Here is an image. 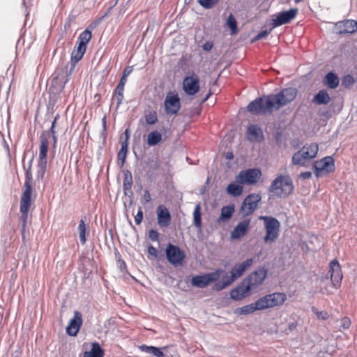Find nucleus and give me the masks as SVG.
<instances>
[{"label":"nucleus","instance_id":"obj_35","mask_svg":"<svg viewBox=\"0 0 357 357\" xmlns=\"http://www.w3.org/2000/svg\"><path fill=\"white\" fill-rule=\"evenodd\" d=\"M91 37L92 35L91 31L86 29L79 36L77 44H80L86 47V45L91 39Z\"/></svg>","mask_w":357,"mask_h":357},{"label":"nucleus","instance_id":"obj_41","mask_svg":"<svg viewBox=\"0 0 357 357\" xmlns=\"http://www.w3.org/2000/svg\"><path fill=\"white\" fill-rule=\"evenodd\" d=\"M145 120L147 124L153 125L158 121V116L155 111H150L145 115Z\"/></svg>","mask_w":357,"mask_h":357},{"label":"nucleus","instance_id":"obj_38","mask_svg":"<svg viewBox=\"0 0 357 357\" xmlns=\"http://www.w3.org/2000/svg\"><path fill=\"white\" fill-rule=\"evenodd\" d=\"M77 229L79 231L80 242L82 245H84L86 241V225H85L84 220H82V219L80 220Z\"/></svg>","mask_w":357,"mask_h":357},{"label":"nucleus","instance_id":"obj_19","mask_svg":"<svg viewBox=\"0 0 357 357\" xmlns=\"http://www.w3.org/2000/svg\"><path fill=\"white\" fill-rule=\"evenodd\" d=\"M250 223V219H245L239 222L231 232V238L234 239H238L244 236L248 232Z\"/></svg>","mask_w":357,"mask_h":357},{"label":"nucleus","instance_id":"obj_47","mask_svg":"<svg viewBox=\"0 0 357 357\" xmlns=\"http://www.w3.org/2000/svg\"><path fill=\"white\" fill-rule=\"evenodd\" d=\"M23 168L25 170V181L31 182L33 177L31 173V165H28L27 167L23 163Z\"/></svg>","mask_w":357,"mask_h":357},{"label":"nucleus","instance_id":"obj_2","mask_svg":"<svg viewBox=\"0 0 357 357\" xmlns=\"http://www.w3.org/2000/svg\"><path fill=\"white\" fill-rule=\"evenodd\" d=\"M294 190L293 181L289 175L278 176L268 188V191L273 196L285 198L291 195Z\"/></svg>","mask_w":357,"mask_h":357},{"label":"nucleus","instance_id":"obj_16","mask_svg":"<svg viewBox=\"0 0 357 357\" xmlns=\"http://www.w3.org/2000/svg\"><path fill=\"white\" fill-rule=\"evenodd\" d=\"M330 268L331 269V279L333 285L335 288H337L338 287L340 286L341 281L342 279L340 266L336 259H333L330 263Z\"/></svg>","mask_w":357,"mask_h":357},{"label":"nucleus","instance_id":"obj_1","mask_svg":"<svg viewBox=\"0 0 357 357\" xmlns=\"http://www.w3.org/2000/svg\"><path fill=\"white\" fill-rule=\"evenodd\" d=\"M296 95V89L285 88L276 94L264 96L251 101L247 106V110L252 114L271 113L292 102Z\"/></svg>","mask_w":357,"mask_h":357},{"label":"nucleus","instance_id":"obj_8","mask_svg":"<svg viewBox=\"0 0 357 357\" xmlns=\"http://www.w3.org/2000/svg\"><path fill=\"white\" fill-rule=\"evenodd\" d=\"M313 169L317 176H321L322 174H328L335 170L334 160L332 156H326L316 161L313 164Z\"/></svg>","mask_w":357,"mask_h":357},{"label":"nucleus","instance_id":"obj_34","mask_svg":"<svg viewBox=\"0 0 357 357\" xmlns=\"http://www.w3.org/2000/svg\"><path fill=\"white\" fill-rule=\"evenodd\" d=\"M162 140V135L157 130L151 132L147 136V144L152 146H155Z\"/></svg>","mask_w":357,"mask_h":357},{"label":"nucleus","instance_id":"obj_49","mask_svg":"<svg viewBox=\"0 0 357 357\" xmlns=\"http://www.w3.org/2000/svg\"><path fill=\"white\" fill-rule=\"evenodd\" d=\"M115 93L116 99V107H119L123 99V91H115Z\"/></svg>","mask_w":357,"mask_h":357},{"label":"nucleus","instance_id":"obj_7","mask_svg":"<svg viewBox=\"0 0 357 357\" xmlns=\"http://www.w3.org/2000/svg\"><path fill=\"white\" fill-rule=\"evenodd\" d=\"M266 275L267 271L264 268H259L251 273L243 282L250 287V291H252L263 283Z\"/></svg>","mask_w":357,"mask_h":357},{"label":"nucleus","instance_id":"obj_6","mask_svg":"<svg viewBox=\"0 0 357 357\" xmlns=\"http://www.w3.org/2000/svg\"><path fill=\"white\" fill-rule=\"evenodd\" d=\"M261 176V172L259 169H248L238 173L236 176V181L241 184L253 185L257 182Z\"/></svg>","mask_w":357,"mask_h":357},{"label":"nucleus","instance_id":"obj_26","mask_svg":"<svg viewBox=\"0 0 357 357\" xmlns=\"http://www.w3.org/2000/svg\"><path fill=\"white\" fill-rule=\"evenodd\" d=\"M357 31V21L354 20H347L342 22V29L338 33L340 35L346 33H353Z\"/></svg>","mask_w":357,"mask_h":357},{"label":"nucleus","instance_id":"obj_60","mask_svg":"<svg viewBox=\"0 0 357 357\" xmlns=\"http://www.w3.org/2000/svg\"><path fill=\"white\" fill-rule=\"evenodd\" d=\"M312 177V173L310 172H304L299 174V178L302 179H308Z\"/></svg>","mask_w":357,"mask_h":357},{"label":"nucleus","instance_id":"obj_3","mask_svg":"<svg viewBox=\"0 0 357 357\" xmlns=\"http://www.w3.org/2000/svg\"><path fill=\"white\" fill-rule=\"evenodd\" d=\"M319 146L316 143L303 146L299 151L294 153L291 159L292 164L305 167L308 162L317 156Z\"/></svg>","mask_w":357,"mask_h":357},{"label":"nucleus","instance_id":"obj_55","mask_svg":"<svg viewBox=\"0 0 357 357\" xmlns=\"http://www.w3.org/2000/svg\"><path fill=\"white\" fill-rule=\"evenodd\" d=\"M143 200L144 204L149 203L151 200L150 192L148 190L144 191Z\"/></svg>","mask_w":357,"mask_h":357},{"label":"nucleus","instance_id":"obj_44","mask_svg":"<svg viewBox=\"0 0 357 357\" xmlns=\"http://www.w3.org/2000/svg\"><path fill=\"white\" fill-rule=\"evenodd\" d=\"M132 185V178H123V191H124V193L126 195H127L128 192H130L131 194L132 193V190H131Z\"/></svg>","mask_w":357,"mask_h":357},{"label":"nucleus","instance_id":"obj_58","mask_svg":"<svg viewBox=\"0 0 357 357\" xmlns=\"http://www.w3.org/2000/svg\"><path fill=\"white\" fill-rule=\"evenodd\" d=\"M132 70H133L132 66H127L124 69L121 77H124V78L127 79L128 76L132 72Z\"/></svg>","mask_w":357,"mask_h":357},{"label":"nucleus","instance_id":"obj_5","mask_svg":"<svg viewBox=\"0 0 357 357\" xmlns=\"http://www.w3.org/2000/svg\"><path fill=\"white\" fill-rule=\"evenodd\" d=\"M286 300V295L283 293H273L266 295L255 301L258 310L273 307L282 305Z\"/></svg>","mask_w":357,"mask_h":357},{"label":"nucleus","instance_id":"obj_40","mask_svg":"<svg viewBox=\"0 0 357 357\" xmlns=\"http://www.w3.org/2000/svg\"><path fill=\"white\" fill-rule=\"evenodd\" d=\"M227 25L231 29L232 33L237 32V22L232 14H230L227 20Z\"/></svg>","mask_w":357,"mask_h":357},{"label":"nucleus","instance_id":"obj_51","mask_svg":"<svg viewBox=\"0 0 357 357\" xmlns=\"http://www.w3.org/2000/svg\"><path fill=\"white\" fill-rule=\"evenodd\" d=\"M234 280H236L235 278L232 277V275L230 274V275H226L223 276L221 281L224 282V284L227 283V287L230 285Z\"/></svg>","mask_w":357,"mask_h":357},{"label":"nucleus","instance_id":"obj_56","mask_svg":"<svg viewBox=\"0 0 357 357\" xmlns=\"http://www.w3.org/2000/svg\"><path fill=\"white\" fill-rule=\"evenodd\" d=\"M226 287H227V283L224 284V282L220 280L215 284L214 289L216 291H221Z\"/></svg>","mask_w":357,"mask_h":357},{"label":"nucleus","instance_id":"obj_20","mask_svg":"<svg viewBox=\"0 0 357 357\" xmlns=\"http://www.w3.org/2000/svg\"><path fill=\"white\" fill-rule=\"evenodd\" d=\"M246 137L250 142H260L264 140V134L261 129L255 124L248 126Z\"/></svg>","mask_w":357,"mask_h":357},{"label":"nucleus","instance_id":"obj_48","mask_svg":"<svg viewBox=\"0 0 357 357\" xmlns=\"http://www.w3.org/2000/svg\"><path fill=\"white\" fill-rule=\"evenodd\" d=\"M143 219V211L141 207L139 208V210L137 213V215L135 216V222L137 225H139Z\"/></svg>","mask_w":357,"mask_h":357},{"label":"nucleus","instance_id":"obj_59","mask_svg":"<svg viewBox=\"0 0 357 357\" xmlns=\"http://www.w3.org/2000/svg\"><path fill=\"white\" fill-rule=\"evenodd\" d=\"M213 47V43L211 41H206L202 46V48L205 51H211Z\"/></svg>","mask_w":357,"mask_h":357},{"label":"nucleus","instance_id":"obj_24","mask_svg":"<svg viewBox=\"0 0 357 357\" xmlns=\"http://www.w3.org/2000/svg\"><path fill=\"white\" fill-rule=\"evenodd\" d=\"M250 291V287L243 282L242 284L231 291L230 296L232 299L239 301L246 296Z\"/></svg>","mask_w":357,"mask_h":357},{"label":"nucleus","instance_id":"obj_25","mask_svg":"<svg viewBox=\"0 0 357 357\" xmlns=\"http://www.w3.org/2000/svg\"><path fill=\"white\" fill-rule=\"evenodd\" d=\"M68 75H66V76L58 75L57 77L53 78L52 81V88L54 89L56 93L61 92L68 81Z\"/></svg>","mask_w":357,"mask_h":357},{"label":"nucleus","instance_id":"obj_11","mask_svg":"<svg viewBox=\"0 0 357 357\" xmlns=\"http://www.w3.org/2000/svg\"><path fill=\"white\" fill-rule=\"evenodd\" d=\"M261 199V196L258 194L252 193L248 195L242 202L241 211L245 216L252 214L257 208Z\"/></svg>","mask_w":357,"mask_h":357},{"label":"nucleus","instance_id":"obj_61","mask_svg":"<svg viewBox=\"0 0 357 357\" xmlns=\"http://www.w3.org/2000/svg\"><path fill=\"white\" fill-rule=\"evenodd\" d=\"M124 178H132V174L129 170H126L124 172Z\"/></svg>","mask_w":357,"mask_h":357},{"label":"nucleus","instance_id":"obj_62","mask_svg":"<svg viewBox=\"0 0 357 357\" xmlns=\"http://www.w3.org/2000/svg\"><path fill=\"white\" fill-rule=\"evenodd\" d=\"M124 134L126 135V139L123 142H126V143H128V140L130 137V133H129V130L128 129H126L124 132Z\"/></svg>","mask_w":357,"mask_h":357},{"label":"nucleus","instance_id":"obj_27","mask_svg":"<svg viewBox=\"0 0 357 357\" xmlns=\"http://www.w3.org/2000/svg\"><path fill=\"white\" fill-rule=\"evenodd\" d=\"M331 101V97L328 92L323 89L319 91L313 97L312 102L317 105H326Z\"/></svg>","mask_w":357,"mask_h":357},{"label":"nucleus","instance_id":"obj_4","mask_svg":"<svg viewBox=\"0 0 357 357\" xmlns=\"http://www.w3.org/2000/svg\"><path fill=\"white\" fill-rule=\"evenodd\" d=\"M259 220H262L264 223L266 235L264 237L265 243H272L275 242L279 236L280 223L279 220L272 216H259Z\"/></svg>","mask_w":357,"mask_h":357},{"label":"nucleus","instance_id":"obj_23","mask_svg":"<svg viewBox=\"0 0 357 357\" xmlns=\"http://www.w3.org/2000/svg\"><path fill=\"white\" fill-rule=\"evenodd\" d=\"M40 142L38 161H47V154L49 147V141L45 132L40 135Z\"/></svg>","mask_w":357,"mask_h":357},{"label":"nucleus","instance_id":"obj_9","mask_svg":"<svg viewBox=\"0 0 357 357\" xmlns=\"http://www.w3.org/2000/svg\"><path fill=\"white\" fill-rule=\"evenodd\" d=\"M166 257L172 265L182 264L185 254L178 246L169 243L166 248Z\"/></svg>","mask_w":357,"mask_h":357},{"label":"nucleus","instance_id":"obj_45","mask_svg":"<svg viewBox=\"0 0 357 357\" xmlns=\"http://www.w3.org/2000/svg\"><path fill=\"white\" fill-rule=\"evenodd\" d=\"M354 82V78L351 75H345L342 80V84L347 88H350L352 86Z\"/></svg>","mask_w":357,"mask_h":357},{"label":"nucleus","instance_id":"obj_21","mask_svg":"<svg viewBox=\"0 0 357 357\" xmlns=\"http://www.w3.org/2000/svg\"><path fill=\"white\" fill-rule=\"evenodd\" d=\"M24 190L20 200V207L29 208L31 203L32 186L31 182H24Z\"/></svg>","mask_w":357,"mask_h":357},{"label":"nucleus","instance_id":"obj_54","mask_svg":"<svg viewBox=\"0 0 357 357\" xmlns=\"http://www.w3.org/2000/svg\"><path fill=\"white\" fill-rule=\"evenodd\" d=\"M350 325H351V321H350V319L349 318L344 317L343 319H342V320H341V326H342V327L344 329L349 328Z\"/></svg>","mask_w":357,"mask_h":357},{"label":"nucleus","instance_id":"obj_10","mask_svg":"<svg viewBox=\"0 0 357 357\" xmlns=\"http://www.w3.org/2000/svg\"><path fill=\"white\" fill-rule=\"evenodd\" d=\"M298 11V8H291L289 10L278 13L277 15H275L274 17L272 19V27L275 28L281 25L289 23L296 17Z\"/></svg>","mask_w":357,"mask_h":357},{"label":"nucleus","instance_id":"obj_33","mask_svg":"<svg viewBox=\"0 0 357 357\" xmlns=\"http://www.w3.org/2000/svg\"><path fill=\"white\" fill-rule=\"evenodd\" d=\"M258 310L256 303H251L241 307L236 308L235 310V313L239 315H246L254 312L255 311Z\"/></svg>","mask_w":357,"mask_h":357},{"label":"nucleus","instance_id":"obj_50","mask_svg":"<svg viewBox=\"0 0 357 357\" xmlns=\"http://www.w3.org/2000/svg\"><path fill=\"white\" fill-rule=\"evenodd\" d=\"M149 237L153 241H157L159 238V233L155 229H151L149 232Z\"/></svg>","mask_w":357,"mask_h":357},{"label":"nucleus","instance_id":"obj_12","mask_svg":"<svg viewBox=\"0 0 357 357\" xmlns=\"http://www.w3.org/2000/svg\"><path fill=\"white\" fill-rule=\"evenodd\" d=\"M164 106L167 114H176L181 108L178 95L173 92H169L165 97Z\"/></svg>","mask_w":357,"mask_h":357},{"label":"nucleus","instance_id":"obj_31","mask_svg":"<svg viewBox=\"0 0 357 357\" xmlns=\"http://www.w3.org/2000/svg\"><path fill=\"white\" fill-rule=\"evenodd\" d=\"M243 184H236V183H229L226 188V192L228 195L233 197H238L240 196L243 191Z\"/></svg>","mask_w":357,"mask_h":357},{"label":"nucleus","instance_id":"obj_30","mask_svg":"<svg viewBox=\"0 0 357 357\" xmlns=\"http://www.w3.org/2000/svg\"><path fill=\"white\" fill-rule=\"evenodd\" d=\"M234 206L233 204L224 206L221 208L220 216L218 218V222H220L221 221L226 222L229 220L234 213Z\"/></svg>","mask_w":357,"mask_h":357},{"label":"nucleus","instance_id":"obj_64","mask_svg":"<svg viewBox=\"0 0 357 357\" xmlns=\"http://www.w3.org/2000/svg\"><path fill=\"white\" fill-rule=\"evenodd\" d=\"M296 327V324L293 322V323H291L289 325V329L290 331H293L294 329H295Z\"/></svg>","mask_w":357,"mask_h":357},{"label":"nucleus","instance_id":"obj_28","mask_svg":"<svg viewBox=\"0 0 357 357\" xmlns=\"http://www.w3.org/2000/svg\"><path fill=\"white\" fill-rule=\"evenodd\" d=\"M86 47L80 44H77L71 54V63L75 64L82 59L86 52Z\"/></svg>","mask_w":357,"mask_h":357},{"label":"nucleus","instance_id":"obj_39","mask_svg":"<svg viewBox=\"0 0 357 357\" xmlns=\"http://www.w3.org/2000/svg\"><path fill=\"white\" fill-rule=\"evenodd\" d=\"M47 161H38V170L36 172V178L38 179H43L46 169Z\"/></svg>","mask_w":357,"mask_h":357},{"label":"nucleus","instance_id":"obj_14","mask_svg":"<svg viewBox=\"0 0 357 357\" xmlns=\"http://www.w3.org/2000/svg\"><path fill=\"white\" fill-rule=\"evenodd\" d=\"M183 88L187 95H195L200 88L199 77L195 74L185 77L183 82Z\"/></svg>","mask_w":357,"mask_h":357},{"label":"nucleus","instance_id":"obj_52","mask_svg":"<svg viewBox=\"0 0 357 357\" xmlns=\"http://www.w3.org/2000/svg\"><path fill=\"white\" fill-rule=\"evenodd\" d=\"M271 32V30H264L259 32L254 38L255 40H259L266 38Z\"/></svg>","mask_w":357,"mask_h":357},{"label":"nucleus","instance_id":"obj_32","mask_svg":"<svg viewBox=\"0 0 357 357\" xmlns=\"http://www.w3.org/2000/svg\"><path fill=\"white\" fill-rule=\"evenodd\" d=\"M339 82V77L335 73L330 72L326 74L324 83L328 88L333 89L337 88Z\"/></svg>","mask_w":357,"mask_h":357},{"label":"nucleus","instance_id":"obj_36","mask_svg":"<svg viewBox=\"0 0 357 357\" xmlns=\"http://www.w3.org/2000/svg\"><path fill=\"white\" fill-rule=\"evenodd\" d=\"M193 224L194 225L198 228L201 229L202 227V213H201V208L200 205H196L194 211H193Z\"/></svg>","mask_w":357,"mask_h":357},{"label":"nucleus","instance_id":"obj_17","mask_svg":"<svg viewBox=\"0 0 357 357\" xmlns=\"http://www.w3.org/2000/svg\"><path fill=\"white\" fill-rule=\"evenodd\" d=\"M255 261V258H249L242 263L236 264L231 270L230 274L236 280L243 275L244 272L249 268Z\"/></svg>","mask_w":357,"mask_h":357},{"label":"nucleus","instance_id":"obj_46","mask_svg":"<svg viewBox=\"0 0 357 357\" xmlns=\"http://www.w3.org/2000/svg\"><path fill=\"white\" fill-rule=\"evenodd\" d=\"M311 310L319 319L326 320L328 318V314L326 311H319L314 306L311 307Z\"/></svg>","mask_w":357,"mask_h":357},{"label":"nucleus","instance_id":"obj_43","mask_svg":"<svg viewBox=\"0 0 357 357\" xmlns=\"http://www.w3.org/2000/svg\"><path fill=\"white\" fill-rule=\"evenodd\" d=\"M219 0H197L198 3L204 8L210 9L218 3Z\"/></svg>","mask_w":357,"mask_h":357},{"label":"nucleus","instance_id":"obj_22","mask_svg":"<svg viewBox=\"0 0 357 357\" xmlns=\"http://www.w3.org/2000/svg\"><path fill=\"white\" fill-rule=\"evenodd\" d=\"M86 351L84 352L83 357H103L104 350L98 342H92L90 344V349H88L89 344L84 345Z\"/></svg>","mask_w":357,"mask_h":357},{"label":"nucleus","instance_id":"obj_29","mask_svg":"<svg viewBox=\"0 0 357 357\" xmlns=\"http://www.w3.org/2000/svg\"><path fill=\"white\" fill-rule=\"evenodd\" d=\"M138 349L142 351L147 354H150L153 356L154 357H163V352L161 351L160 348L153 347V346H147L146 344H142L138 347Z\"/></svg>","mask_w":357,"mask_h":357},{"label":"nucleus","instance_id":"obj_13","mask_svg":"<svg viewBox=\"0 0 357 357\" xmlns=\"http://www.w3.org/2000/svg\"><path fill=\"white\" fill-rule=\"evenodd\" d=\"M219 277L218 271L202 275H196L192 278L191 284L192 286L198 288H205L211 282L218 280Z\"/></svg>","mask_w":357,"mask_h":357},{"label":"nucleus","instance_id":"obj_53","mask_svg":"<svg viewBox=\"0 0 357 357\" xmlns=\"http://www.w3.org/2000/svg\"><path fill=\"white\" fill-rule=\"evenodd\" d=\"M127 82V79L124 77H121L115 91H123L124 86Z\"/></svg>","mask_w":357,"mask_h":357},{"label":"nucleus","instance_id":"obj_57","mask_svg":"<svg viewBox=\"0 0 357 357\" xmlns=\"http://www.w3.org/2000/svg\"><path fill=\"white\" fill-rule=\"evenodd\" d=\"M148 253L150 255H151V256H153L154 257H156L157 255H158V250H157V249L154 246L150 245L148 247Z\"/></svg>","mask_w":357,"mask_h":357},{"label":"nucleus","instance_id":"obj_18","mask_svg":"<svg viewBox=\"0 0 357 357\" xmlns=\"http://www.w3.org/2000/svg\"><path fill=\"white\" fill-rule=\"evenodd\" d=\"M158 224L161 227H167L171 223V215L169 210L164 205H159L157 208Z\"/></svg>","mask_w":357,"mask_h":357},{"label":"nucleus","instance_id":"obj_15","mask_svg":"<svg viewBox=\"0 0 357 357\" xmlns=\"http://www.w3.org/2000/svg\"><path fill=\"white\" fill-rule=\"evenodd\" d=\"M82 315L80 312L75 311L73 319L66 327V333L70 336H75L82 325Z\"/></svg>","mask_w":357,"mask_h":357},{"label":"nucleus","instance_id":"obj_63","mask_svg":"<svg viewBox=\"0 0 357 357\" xmlns=\"http://www.w3.org/2000/svg\"><path fill=\"white\" fill-rule=\"evenodd\" d=\"M234 158V155L232 152H227L226 154V158L228 160H231Z\"/></svg>","mask_w":357,"mask_h":357},{"label":"nucleus","instance_id":"obj_42","mask_svg":"<svg viewBox=\"0 0 357 357\" xmlns=\"http://www.w3.org/2000/svg\"><path fill=\"white\" fill-rule=\"evenodd\" d=\"M29 208L20 207L21 220L22 221V232H24Z\"/></svg>","mask_w":357,"mask_h":357},{"label":"nucleus","instance_id":"obj_37","mask_svg":"<svg viewBox=\"0 0 357 357\" xmlns=\"http://www.w3.org/2000/svg\"><path fill=\"white\" fill-rule=\"evenodd\" d=\"M127 151L128 143L126 142H121V149L118 153V161L121 165L125 162Z\"/></svg>","mask_w":357,"mask_h":357}]
</instances>
